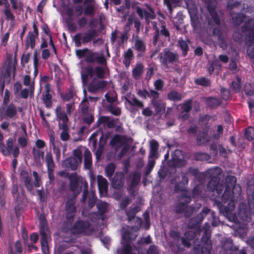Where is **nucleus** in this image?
Segmentation results:
<instances>
[{
  "label": "nucleus",
  "mask_w": 254,
  "mask_h": 254,
  "mask_svg": "<svg viewBox=\"0 0 254 254\" xmlns=\"http://www.w3.org/2000/svg\"><path fill=\"white\" fill-rule=\"evenodd\" d=\"M144 65L141 63L136 64L135 67L132 69V75L135 79L139 78L143 73Z\"/></svg>",
  "instance_id": "38"
},
{
  "label": "nucleus",
  "mask_w": 254,
  "mask_h": 254,
  "mask_svg": "<svg viewBox=\"0 0 254 254\" xmlns=\"http://www.w3.org/2000/svg\"><path fill=\"white\" fill-rule=\"evenodd\" d=\"M24 183L25 187L28 191H31L34 189V184L32 182V177H29L23 180Z\"/></svg>",
  "instance_id": "60"
},
{
  "label": "nucleus",
  "mask_w": 254,
  "mask_h": 254,
  "mask_svg": "<svg viewBox=\"0 0 254 254\" xmlns=\"http://www.w3.org/2000/svg\"><path fill=\"white\" fill-rule=\"evenodd\" d=\"M81 161H78V160L74 157H69L64 160L63 164L66 168L75 171L77 169L79 165L81 164Z\"/></svg>",
  "instance_id": "25"
},
{
  "label": "nucleus",
  "mask_w": 254,
  "mask_h": 254,
  "mask_svg": "<svg viewBox=\"0 0 254 254\" xmlns=\"http://www.w3.org/2000/svg\"><path fill=\"white\" fill-rule=\"evenodd\" d=\"M85 60L88 63L96 62L102 65L106 66L107 65V60L104 54L94 52L90 50H89Z\"/></svg>",
  "instance_id": "15"
},
{
  "label": "nucleus",
  "mask_w": 254,
  "mask_h": 254,
  "mask_svg": "<svg viewBox=\"0 0 254 254\" xmlns=\"http://www.w3.org/2000/svg\"><path fill=\"white\" fill-rule=\"evenodd\" d=\"M153 29L155 30V34L153 37L152 44L156 46L159 41L160 36H162L165 41H170L171 39L170 33L166 27V22L161 20L159 22V27L157 26L156 22L152 23Z\"/></svg>",
  "instance_id": "6"
},
{
  "label": "nucleus",
  "mask_w": 254,
  "mask_h": 254,
  "mask_svg": "<svg viewBox=\"0 0 254 254\" xmlns=\"http://www.w3.org/2000/svg\"><path fill=\"white\" fill-rule=\"evenodd\" d=\"M49 232L46 219L44 215L41 214L39 218V232L41 235V240L47 239Z\"/></svg>",
  "instance_id": "19"
},
{
  "label": "nucleus",
  "mask_w": 254,
  "mask_h": 254,
  "mask_svg": "<svg viewBox=\"0 0 254 254\" xmlns=\"http://www.w3.org/2000/svg\"><path fill=\"white\" fill-rule=\"evenodd\" d=\"M210 140L207 129H204L196 138V142L199 145L206 144Z\"/></svg>",
  "instance_id": "34"
},
{
  "label": "nucleus",
  "mask_w": 254,
  "mask_h": 254,
  "mask_svg": "<svg viewBox=\"0 0 254 254\" xmlns=\"http://www.w3.org/2000/svg\"><path fill=\"white\" fill-rule=\"evenodd\" d=\"M110 119L109 116H101L99 117L96 123L97 127H99L101 124L106 125Z\"/></svg>",
  "instance_id": "61"
},
{
  "label": "nucleus",
  "mask_w": 254,
  "mask_h": 254,
  "mask_svg": "<svg viewBox=\"0 0 254 254\" xmlns=\"http://www.w3.org/2000/svg\"><path fill=\"white\" fill-rule=\"evenodd\" d=\"M206 103L207 105L211 109H215L221 105V100L217 97H210L206 99Z\"/></svg>",
  "instance_id": "37"
},
{
  "label": "nucleus",
  "mask_w": 254,
  "mask_h": 254,
  "mask_svg": "<svg viewBox=\"0 0 254 254\" xmlns=\"http://www.w3.org/2000/svg\"><path fill=\"white\" fill-rule=\"evenodd\" d=\"M241 187L239 184H236L232 186L231 192L232 194L235 196V199L237 200L238 197L240 196L241 193Z\"/></svg>",
  "instance_id": "57"
},
{
  "label": "nucleus",
  "mask_w": 254,
  "mask_h": 254,
  "mask_svg": "<svg viewBox=\"0 0 254 254\" xmlns=\"http://www.w3.org/2000/svg\"><path fill=\"white\" fill-rule=\"evenodd\" d=\"M73 222V219H72V221L66 219V221H64L62 226V231L63 233H67L69 231H71V228L72 226V224Z\"/></svg>",
  "instance_id": "54"
},
{
  "label": "nucleus",
  "mask_w": 254,
  "mask_h": 254,
  "mask_svg": "<svg viewBox=\"0 0 254 254\" xmlns=\"http://www.w3.org/2000/svg\"><path fill=\"white\" fill-rule=\"evenodd\" d=\"M98 36L96 29H92L84 33L79 32L73 37V40L77 47H80L82 44L85 45L91 42L95 37Z\"/></svg>",
  "instance_id": "8"
},
{
  "label": "nucleus",
  "mask_w": 254,
  "mask_h": 254,
  "mask_svg": "<svg viewBox=\"0 0 254 254\" xmlns=\"http://www.w3.org/2000/svg\"><path fill=\"white\" fill-rule=\"evenodd\" d=\"M132 247L129 243L123 246V248L117 250V254H130L132 253Z\"/></svg>",
  "instance_id": "48"
},
{
  "label": "nucleus",
  "mask_w": 254,
  "mask_h": 254,
  "mask_svg": "<svg viewBox=\"0 0 254 254\" xmlns=\"http://www.w3.org/2000/svg\"><path fill=\"white\" fill-rule=\"evenodd\" d=\"M39 35L32 33L31 31H29L25 41V47L28 49L30 47L32 49H34L35 46L36 40Z\"/></svg>",
  "instance_id": "29"
},
{
  "label": "nucleus",
  "mask_w": 254,
  "mask_h": 254,
  "mask_svg": "<svg viewBox=\"0 0 254 254\" xmlns=\"http://www.w3.org/2000/svg\"><path fill=\"white\" fill-rule=\"evenodd\" d=\"M56 113L58 119L62 121V124L59 123V124L60 128L64 130H68V127L67 126V123L69 121V119L67 114L65 113L64 111H63L61 107L60 106L57 107Z\"/></svg>",
  "instance_id": "17"
},
{
  "label": "nucleus",
  "mask_w": 254,
  "mask_h": 254,
  "mask_svg": "<svg viewBox=\"0 0 254 254\" xmlns=\"http://www.w3.org/2000/svg\"><path fill=\"white\" fill-rule=\"evenodd\" d=\"M50 91V85L47 84L45 86V92L43 93L42 97L43 103L48 108H50L52 106V96Z\"/></svg>",
  "instance_id": "26"
},
{
  "label": "nucleus",
  "mask_w": 254,
  "mask_h": 254,
  "mask_svg": "<svg viewBox=\"0 0 254 254\" xmlns=\"http://www.w3.org/2000/svg\"><path fill=\"white\" fill-rule=\"evenodd\" d=\"M112 186L115 189H120L124 184V175L121 172H116L112 181Z\"/></svg>",
  "instance_id": "22"
},
{
  "label": "nucleus",
  "mask_w": 254,
  "mask_h": 254,
  "mask_svg": "<svg viewBox=\"0 0 254 254\" xmlns=\"http://www.w3.org/2000/svg\"><path fill=\"white\" fill-rule=\"evenodd\" d=\"M69 189L71 191L74 192L78 189L79 183V178L76 173H72L69 177Z\"/></svg>",
  "instance_id": "28"
},
{
  "label": "nucleus",
  "mask_w": 254,
  "mask_h": 254,
  "mask_svg": "<svg viewBox=\"0 0 254 254\" xmlns=\"http://www.w3.org/2000/svg\"><path fill=\"white\" fill-rule=\"evenodd\" d=\"M190 196L186 192L182 193L179 197V202L175 206V212L177 214H181L184 212L187 208V205L191 202Z\"/></svg>",
  "instance_id": "16"
},
{
  "label": "nucleus",
  "mask_w": 254,
  "mask_h": 254,
  "mask_svg": "<svg viewBox=\"0 0 254 254\" xmlns=\"http://www.w3.org/2000/svg\"><path fill=\"white\" fill-rule=\"evenodd\" d=\"M74 96L72 89H69L67 92L65 94H61V97L64 102H68L73 98Z\"/></svg>",
  "instance_id": "59"
},
{
  "label": "nucleus",
  "mask_w": 254,
  "mask_h": 254,
  "mask_svg": "<svg viewBox=\"0 0 254 254\" xmlns=\"http://www.w3.org/2000/svg\"><path fill=\"white\" fill-rule=\"evenodd\" d=\"M71 232L73 234L90 235L91 233L90 223L88 221L78 219L71 227Z\"/></svg>",
  "instance_id": "13"
},
{
  "label": "nucleus",
  "mask_w": 254,
  "mask_h": 254,
  "mask_svg": "<svg viewBox=\"0 0 254 254\" xmlns=\"http://www.w3.org/2000/svg\"><path fill=\"white\" fill-rule=\"evenodd\" d=\"M134 8L136 10V13L140 19L144 18L147 21L150 19H154L155 18V15L151 8H149L150 10V12L138 6L135 7Z\"/></svg>",
  "instance_id": "20"
},
{
  "label": "nucleus",
  "mask_w": 254,
  "mask_h": 254,
  "mask_svg": "<svg viewBox=\"0 0 254 254\" xmlns=\"http://www.w3.org/2000/svg\"><path fill=\"white\" fill-rule=\"evenodd\" d=\"M238 216L243 221H249V220L250 219L247 205L244 202H241L239 204Z\"/></svg>",
  "instance_id": "23"
},
{
  "label": "nucleus",
  "mask_w": 254,
  "mask_h": 254,
  "mask_svg": "<svg viewBox=\"0 0 254 254\" xmlns=\"http://www.w3.org/2000/svg\"><path fill=\"white\" fill-rule=\"evenodd\" d=\"M18 118L16 113V105L13 103H10L0 106V119L3 120H16Z\"/></svg>",
  "instance_id": "10"
},
{
  "label": "nucleus",
  "mask_w": 254,
  "mask_h": 254,
  "mask_svg": "<svg viewBox=\"0 0 254 254\" xmlns=\"http://www.w3.org/2000/svg\"><path fill=\"white\" fill-rule=\"evenodd\" d=\"M242 1L239 0H229L227 2V8L230 11L234 24L239 26L244 21L245 16L240 13L244 7L242 5Z\"/></svg>",
  "instance_id": "4"
},
{
  "label": "nucleus",
  "mask_w": 254,
  "mask_h": 254,
  "mask_svg": "<svg viewBox=\"0 0 254 254\" xmlns=\"http://www.w3.org/2000/svg\"><path fill=\"white\" fill-rule=\"evenodd\" d=\"M178 45L182 50L183 56L186 57L189 51V46L186 42L182 39H179L178 40Z\"/></svg>",
  "instance_id": "51"
},
{
  "label": "nucleus",
  "mask_w": 254,
  "mask_h": 254,
  "mask_svg": "<svg viewBox=\"0 0 254 254\" xmlns=\"http://www.w3.org/2000/svg\"><path fill=\"white\" fill-rule=\"evenodd\" d=\"M126 100L129 105L136 107L139 109H142L144 107L143 102L140 101L135 97H133L131 100L126 98Z\"/></svg>",
  "instance_id": "47"
},
{
  "label": "nucleus",
  "mask_w": 254,
  "mask_h": 254,
  "mask_svg": "<svg viewBox=\"0 0 254 254\" xmlns=\"http://www.w3.org/2000/svg\"><path fill=\"white\" fill-rule=\"evenodd\" d=\"M209 14L205 16V19L203 23L204 26L210 30L212 29V33L213 35H220V31L215 27L221 23V20L219 15L216 9L215 6L211 4H208L207 6Z\"/></svg>",
  "instance_id": "3"
},
{
  "label": "nucleus",
  "mask_w": 254,
  "mask_h": 254,
  "mask_svg": "<svg viewBox=\"0 0 254 254\" xmlns=\"http://www.w3.org/2000/svg\"><path fill=\"white\" fill-rule=\"evenodd\" d=\"M180 1L181 0H163L164 4L167 6L170 14L172 13L173 8L177 6Z\"/></svg>",
  "instance_id": "42"
},
{
  "label": "nucleus",
  "mask_w": 254,
  "mask_h": 254,
  "mask_svg": "<svg viewBox=\"0 0 254 254\" xmlns=\"http://www.w3.org/2000/svg\"><path fill=\"white\" fill-rule=\"evenodd\" d=\"M160 62L163 66L169 68L179 62V56L176 52H172L169 48H165L159 55Z\"/></svg>",
  "instance_id": "7"
},
{
  "label": "nucleus",
  "mask_w": 254,
  "mask_h": 254,
  "mask_svg": "<svg viewBox=\"0 0 254 254\" xmlns=\"http://www.w3.org/2000/svg\"><path fill=\"white\" fill-rule=\"evenodd\" d=\"M237 182V178L234 176H228L225 178V187H229L232 188V186L235 185Z\"/></svg>",
  "instance_id": "53"
},
{
  "label": "nucleus",
  "mask_w": 254,
  "mask_h": 254,
  "mask_svg": "<svg viewBox=\"0 0 254 254\" xmlns=\"http://www.w3.org/2000/svg\"><path fill=\"white\" fill-rule=\"evenodd\" d=\"M116 169V165L113 163H109L105 167V174L107 177L110 178L113 175Z\"/></svg>",
  "instance_id": "49"
},
{
  "label": "nucleus",
  "mask_w": 254,
  "mask_h": 254,
  "mask_svg": "<svg viewBox=\"0 0 254 254\" xmlns=\"http://www.w3.org/2000/svg\"><path fill=\"white\" fill-rule=\"evenodd\" d=\"M167 97L169 100L174 102L181 101L182 98L181 94L175 90L170 91L167 94Z\"/></svg>",
  "instance_id": "44"
},
{
  "label": "nucleus",
  "mask_w": 254,
  "mask_h": 254,
  "mask_svg": "<svg viewBox=\"0 0 254 254\" xmlns=\"http://www.w3.org/2000/svg\"><path fill=\"white\" fill-rule=\"evenodd\" d=\"M221 173V170L219 168L210 170L209 176L211 177V179L207 185V189L208 191L210 192L215 191L218 194L222 193L224 186L223 184L220 183L219 176Z\"/></svg>",
  "instance_id": "5"
},
{
  "label": "nucleus",
  "mask_w": 254,
  "mask_h": 254,
  "mask_svg": "<svg viewBox=\"0 0 254 254\" xmlns=\"http://www.w3.org/2000/svg\"><path fill=\"white\" fill-rule=\"evenodd\" d=\"M45 161L47 169H55V164L54 162L52 154L51 152H47L46 153Z\"/></svg>",
  "instance_id": "43"
},
{
  "label": "nucleus",
  "mask_w": 254,
  "mask_h": 254,
  "mask_svg": "<svg viewBox=\"0 0 254 254\" xmlns=\"http://www.w3.org/2000/svg\"><path fill=\"white\" fill-rule=\"evenodd\" d=\"M84 166L86 169H90L92 166V158L91 154H85L84 156Z\"/></svg>",
  "instance_id": "62"
},
{
  "label": "nucleus",
  "mask_w": 254,
  "mask_h": 254,
  "mask_svg": "<svg viewBox=\"0 0 254 254\" xmlns=\"http://www.w3.org/2000/svg\"><path fill=\"white\" fill-rule=\"evenodd\" d=\"M108 85V82L106 80L93 79L88 86V90L91 93H95L97 91L103 89Z\"/></svg>",
  "instance_id": "18"
},
{
  "label": "nucleus",
  "mask_w": 254,
  "mask_h": 254,
  "mask_svg": "<svg viewBox=\"0 0 254 254\" xmlns=\"http://www.w3.org/2000/svg\"><path fill=\"white\" fill-rule=\"evenodd\" d=\"M32 153L35 161H40L41 158H43L44 155V151L36 149L35 147L32 148Z\"/></svg>",
  "instance_id": "56"
},
{
  "label": "nucleus",
  "mask_w": 254,
  "mask_h": 254,
  "mask_svg": "<svg viewBox=\"0 0 254 254\" xmlns=\"http://www.w3.org/2000/svg\"><path fill=\"white\" fill-rule=\"evenodd\" d=\"M130 7V0H125V3L119 7H116V13L118 16H120V14H124L127 12H129V9Z\"/></svg>",
  "instance_id": "39"
},
{
  "label": "nucleus",
  "mask_w": 254,
  "mask_h": 254,
  "mask_svg": "<svg viewBox=\"0 0 254 254\" xmlns=\"http://www.w3.org/2000/svg\"><path fill=\"white\" fill-rule=\"evenodd\" d=\"M131 180L127 188L128 190H131L137 187L140 181V175L137 172H133L131 175Z\"/></svg>",
  "instance_id": "30"
},
{
  "label": "nucleus",
  "mask_w": 254,
  "mask_h": 254,
  "mask_svg": "<svg viewBox=\"0 0 254 254\" xmlns=\"http://www.w3.org/2000/svg\"><path fill=\"white\" fill-rule=\"evenodd\" d=\"M242 82L240 77L237 76L236 80L232 81L231 88L235 93L239 92L242 88Z\"/></svg>",
  "instance_id": "41"
},
{
  "label": "nucleus",
  "mask_w": 254,
  "mask_h": 254,
  "mask_svg": "<svg viewBox=\"0 0 254 254\" xmlns=\"http://www.w3.org/2000/svg\"><path fill=\"white\" fill-rule=\"evenodd\" d=\"M252 22V20L249 19L245 21L241 27L242 32H248L246 38L249 46L252 45L254 43V21L253 23Z\"/></svg>",
  "instance_id": "14"
},
{
  "label": "nucleus",
  "mask_w": 254,
  "mask_h": 254,
  "mask_svg": "<svg viewBox=\"0 0 254 254\" xmlns=\"http://www.w3.org/2000/svg\"><path fill=\"white\" fill-rule=\"evenodd\" d=\"M192 99H190L185 101L181 106L182 111L190 113L192 109Z\"/></svg>",
  "instance_id": "52"
},
{
  "label": "nucleus",
  "mask_w": 254,
  "mask_h": 254,
  "mask_svg": "<svg viewBox=\"0 0 254 254\" xmlns=\"http://www.w3.org/2000/svg\"><path fill=\"white\" fill-rule=\"evenodd\" d=\"M232 39L236 42L242 43L243 40V36L239 30H236L232 34Z\"/></svg>",
  "instance_id": "55"
},
{
  "label": "nucleus",
  "mask_w": 254,
  "mask_h": 254,
  "mask_svg": "<svg viewBox=\"0 0 254 254\" xmlns=\"http://www.w3.org/2000/svg\"><path fill=\"white\" fill-rule=\"evenodd\" d=\"M9 1L11 5V8L14 10L15 13H17V11L19 12L23 11L24 5L22 1L18 0H9ZM18 14H19L20 13Z\"/></svg>",
  "instance_id": "40"
},
{
  "label": "nucleus",
  "mask_w": 254,
  "mask_h": 254,
  "mask_svg": "<svg viewBox=\"0 0 254 254\" xmlns=\"http://www.w3.org/2000/svg\"><path fill=\"white\" fill-rule=\"evenodd\" d=\"M209 213H211L213 219L215 218V212L207 207H204L198 214L190 218L187 224V227L191 230L186 231L184 236L190 241L193 240L200 231V224Z\"/></svg>",
  "instance_id": "1"
},
{
  "label": "nucleus",
  "mask_w": 254,
  "mask_h": 254,
  "mask_svg": "<svg viewBox=\"0 0 254 254\" xmlns=\"http://www.w3.org/2000/svg\"><path fill=\"white\" fill-rule=\"evenodd\" d=\"M19 147L17 146H16L14 147L13 153H12L14 159L12 161V168L14 170L16 168L17 164V160L16 159V158L19 155Z\"/></svg>",
  "instance_id": "58"
},
{
  "label": "nucleus",
  "mask_w": 254,
  "mask_h": 254,
  "mask_svg": "<svg viewBox=\"0 0 254 254\" xmlns=\"http://www.w3.org/2000/svg\"><path fill=\"white\" fill-rule=\"evenodd\" d=\"M97 182L99 191L100 193H107L108 190V182L102 176L98 175Z\"/></svg>",
  "instance_id": "31"
},
{
  "label": "nucleus",
  "mask_w": 254,
  "mask_h": 254,
  "mask_svg": "<svg viewBox=\"0 0 254 254\" xmlns=\"http://www.w3.org/2000/svg\"><path fill=\"white\" fill-rule=\"evenodd\" d=\"M192 8V9L190 8L188 11L190 15L192 26L193 27H196L199 22L197 10L196 8H193V7Z\"/></svg>",
  "instance_id": "36"
},
{
  "label": "nucleus",
  "mask_w": 254,
  "mask_h": 254,
  "mask_svg": "<svg viewBox=\"0 0 254 254\" xmlns=\"http://www.w3.org/2000/svg\"><path fill=\"white\" fill-rule=\"evenodd\" d=\"M194 159L196 161H208L210 159V156L206 153L196 152L194 155Z\"/></svg>",
  "instance_id": "50"
},
{
  "label": "nucleus",
  "mask_w": 254,
  "mask_h": 254,
  "mask_svg": "<svg viewBox=\"0 0 254 254\" xmlns=\"http://www.w3.org/2000/svg\"><path fill=\"white\" fill-rule=\"evenodd\" d=\"M133 57V52L131 49L129 48L126 51L124 52L123 63L126 68H128L129 66Z\"/></svg>",
  "instance_id": "32"
},
{
  "label": "nucleus",
  "mask_w": 254,
  "mask_h": 254,
  "mask_svg": "<svg viewBox=\"0 0 254 254\" xmlns=\"http://www.w3.org/2000/svg\"><path fill=\"white\" fill-rule=\"evenodd\" d=\"M246 137L249 140H252L254 139V128L253 127L247 128L245 132Z\"/></svg>",
  "instance_id": "64"
},
{
  "label": "nucleus",
  "mask_w": 254,
  "mask_h": 254,
  "mask_svg": "<svg viewBox=\"0 0 254 254\" xmlns=\"http://www.w3.org/2000/svg\"><path fill=\"white\" fill-rule=\"evenodd\" d=\"M14 199L17 204L15 207V210L16 211L17 209H20L23 203L26 201V196L24 190H22L21 192L17 194Z\"/></svg>",
  "instance_id": "33"
},
{
  "label": "nucleus",
  "mask_w": 254,
  "mask_h": 254,
  "mask_svg": "<svg viewBox=\"0 0 254 254\" xmlns=\"http://www.w3.org/2000/svg\"><path fill=\"white\" fill-rule=\"evenodd\" d=\"M133 48L137 51V58H140L144 55L146 51V45L144 42L140 39L135 41Z\"/></svg>",
  "instance_id": "27"
},
{
  "label": "nucleus",
  "mask_w": 254,
  "mask_h": 254,
  "mask_svg": "<svg viewBox=\"0 0 254 254\" xmlns=\"http://www.w3.org/2000/svg\"><path fill=\"white\" fill-rule=\"evenodd\" d=\"M3 4L5 7L3 10V13L5 17V19L10 21L11 25H13L15 21V16L10 8L9 4L6 0H0V5Z\"/></svg>",
  "instance_id": "21"
},
{
  "label": "nucleus",
  "mask_w": 254,
  "mask_h": 254,
  "mask_svg": "<svg viewBox=\"0 0 254 254\" xmlns=\"http://www.w3.org/2000/svg\"><path fill=\"white\" fill-rule=\"evenodd\" d=\"M189 182V179L186 175H183L182 180L177 183L174 187V192L178 193L182 192V193L187 191L186 190V185H187Z\"/></svg>",
  "instance_id": "24"
},
{
  "label": "nucleus",
  "mask_w": 254,
  "mask_h": 254,
  "mask_svg": "<svg viewBox=\"0 0 254 254\" xmlns=\"http://www.w3.org/2000/svg\"><path fill=\"white\" fill-rule=\"evenodd\" d=\"M99 213L100 215L104 214L107 211V204L105 202H99L96 204Z\"/></svg>",
  "instance_id": "63"
},
{
  "label": "nucleus",
  "mask_w": 254,
  "mask_h": 254,
  "mask_svg": "<svg viewBox=\"0 0 254 254\" xmlns=\"http://www.w3.org/2000/svg\"><path fill=\"white\" fill-rule=\"evenodd\" d=\"M232 188L226 187L222 196V202L216 199L214 200V206L217 207L219 213L224 216L230 217L233 215L235 208V196L231 192Z\"/></svg>",
  "instance_id": "2"
},
{
  "label": "nucleus",
  "mask_w": 254,
  "mask_h": 254,
  "mask_svg": "<svg viewBox=\"0 0 254 254\" xmlns=\"http://www.w3.org/2000/svg\"><path fill=\"white\" fill-rule=\"evenodd\" d=\"M210 234L205 230L204 233L201 237V241L202 246L200 250V245H198L194 247V253L195 254H210L212 244L211 240H210Z\"/></svg>",
  "instance_id": "9"
},
{
  "label": "nucleus",
  "mask_w": 254,
  "mask_h": 254,
  "mask_svg": "<svg viewBox=\"0 0 254 254\" xmlns=\"http://www.w3.org/2000/svg\"><path fill=\"white\" fill-rule=\"evenodd\" d=\"M79 192L80 191H78L76 194L67 195L65 202V217L66 219L69 220L70 221L74 219L76 211V199Z\"/></svg>",
  "instance_id": "11"
},
{
  "label": "nucleus",
  "mask_w": 254,
  "mask_h": 254,
  "mask_svg": "<svg viewBox=\"0 0 254 254\" xmlns=\"http://www.w3.org/2000/svg\"><path fill=\"white\" fill-rule=\"evenodd\" d=\"M194 82L196 85H201L203 87H208L211 85L210 80L204 76L194 79Z\"/></svg>",
  "instance_id": "45"
},
{
  "label": "nucleus",
  "mask_w": 254,
  "mask_h": 254,
  "mask_svg": "<svg viewBox=\"0 0 254 254\" xmlns=\"http://www.w3.org/2000/svg\"><path fill=\"white\" fill-rule=\"evenodd\" d=\"M127 140L126 136L118 134L114 135L110 141V144L112 146L119 144L118 146L120 147L124 145L121 151L118 153L119 158H122L129 150L130 147L127 143Z\"/></svg>",
  "instance_id": "12"
},
{
  "label": "nucleus",
  "mask_w": 254,
  "mask_h": 254,
  "mask_svg": "<svg viewBox=\"0 0 254 254\" xmlns=\"http://www.w3.org/2000/svg\"><path fill=\"white\" fill-rule=\"evenodd\" d=\"M95 75L98 79H103L106 77V69L101 66H96L94 68Z\"/></svg>",
  "instance_id": "46"
},
{
  "label": "nucleus",
  "mask_w": 254,
  "mask_h": 254,
  "mask_svg": "<svg viewBox=\"0 0 254 254\" xmlns=\"http://www.w3.org/2000/svg\"><path fill=\"white\" fill-rule=\"evenodd\" d=\"M159 148V144L157 141L155 139H152L150 141V151L149 156V158L158 157V150Z\"/></svg>",
  "instance_id": "35"
}]
</instances>
